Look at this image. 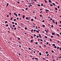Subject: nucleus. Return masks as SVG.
I'll return each mask as SVG.
<instances>
[{"label":"nucleus","mask_w":61,"mask_h":61,"mask_svg":"<svg viewBox=\"0 0 61 61\" xmlns=\"http://www.w3.org/2000/svg\"><path fill=\"white\" fill-rule=\"evenodd\" d=\"M22 11H25V10L23 9H22Z\"/></svg>","instance_id":"nucleus-58"},{"label":"nucleus","mask_w":61,"mask_h":61,"mask_svg":"<svg viewBox=\"0 0 61 61\" xmlns=\"http://www.w3.org/2000/svg\"><path fill=\"white\" fill-rule=\"evenodd\" d=\"M8 28L9 29V30H10V28L9 27H8Z\"/></svg>","instance_id":"nucleus-42"},{"label":"nucleus","mask_w":61,"mask_h":61,"mask_svg":"<svg viewBox=\"0 0 61 61\" xmlns=\"http://www.w3.org/2000/svg\"><path fill=\"white\" fill-rule=\"evenodd\" d=\"M45 31L46 32V33H47L48 32V31H47L46 30H45Z\"/></svg>","instance_id":"nucleus-7"},{"label":"nucleus","mask_w":61,"mask_h":61,"mask_svg":"<svg viewBox=\"0 0 61 61\" xmlns=\"http://www.w3.org/2000/svg\"><path fill=\"white\" fill-rule=\"evenodd\" d=\"M38 44V42H37L35 44H36V45H37Z\"/></svg>","instance_id":"nucleus-36"},{"label":"nucleus","mask_w":61,"mask_h":61,"mask_svg":"<svg viewBox=\"0 0 61 61\" xmlns=\"http://www.w3.org/2000/svg\"><path fill=\"white\" fill-rule=\"evenodd\" d=\"M48 2H49V3H50L51 2V0H49L48 1Z\"/></svg>","instance_id":"nucleus-12"},{"label":"nucleus","mask_w":61,"mask_h":61,"mask_svg":"<svg viewBox=\"0 0 61 61\" xmlns=\"http://www.w3.org/2000/svg\"><path fill=\"white\" fill-rule=\"evenodd\" d=\"M37 5H38V6H40V5L39 4H37Z\"/></svg>","instance_id":"nucleus-18"},{"label":"nucleus","mask_w":61,"mask_h":61,"mask_svg":"<svg viewBox=\"0 0 61 61\" xmlns=\"http://www.w3.org/2000/svg\"><path fill=\"white\" fill-rule=\"evenodd\" d=\"M36 32L37 33H37H39V31H38V30H36Z\"/></svg>","instance_id":"nucleus-14"},{"label":"nucleus","mask_w":61,"mask_h":61,"mask_svg":"<svg viewBox=\"0 0 61 61\" xmlns=\"http://www.w3.org/2000/svg\"><path fill=\"white\" fill-rule=\"evenodd\" d=\"M59 47H57V49H59Z\"/></svg>","instance_id":"nucleus-22"},{"label":"nucleus","mask_w":61,"mask_h":61,"mask_svg":"<svg viewBox=\"0 0 61 61\" xmlns=\"http://www.w3.org/2000/svg\"><path fill=\"white\" fill-rule=\"evenodd\" d=\"M45 38H47V36H45Z\"/></svg>","instance_id":"nucleus-49"},{"label":"nucleus","mask_w":61,"mask_h":61,"mask_svg":"<svg viewBox=\"0 0 61 61\" xmlns=\"http://www.w3.org/2000/svg\"><path fill=\"white\" fill-rule=\"evenodd\" d=\"M44 22H45L44 20H42V23H44Z\"/></svg>","instance_id":"nucleus-37"},{"label":"nucleus","mask_w":61,"mask_h":61,"mask_svg":"<svg viewBox=\"0 0 61 61\" xmlns=\"http://www.w3.org/2000/svg\"><path fill=\"white\" fill-rule=\"evenodd\" d=\"M18 15H19V16H20V14H19Z\"/></svg>","instance_id":"nucleus-63"},{"label":"nucleus","mask_w":61,"mask_h":61,"mask_svg":"<svg viewBox=\"0 0 61 61\" xmlns=\"http://www.w3.org/2000/svg\"><path fill=\"white\" fill-rule=\"evenodd\" d=\"M44 1H45V3H47V1H46L45 0H44Z\"/></svg>","instance_id":"nucleus-32"},{"label":"nucleus","mask_w":61,"mask_h":61,"mask_svg":"<svg viewBox=\"0 0 61 61\" xmlns=\"http://www.w3.org/2000/svg\"><path fill=\"white\" fill-rule=\"evenodd\" d=\"M37 38L39 37V36H38V35H37Z\"/></svg>","instance_id":"nucleus-44"},{"label":"nucleus","mask_w":61,"mask_h":61,"mask_svg":"<svg viewBox=\"0 0 61 61\" xmlns=\"http://www.w3.org/2000/svg\"><path fill=\"white\" fill-rule=\"evenodd\" d=\"M35 59H36V60H38V58H35Z\"/></svg>","instance_id":"nucleus-21"},{"label":"nucleus","mask_w":61,"mask_h":61,"mask_svg":"<svg viewBox=\"0 0 61 61\" xmlns=\"http://www.w3.org/2000/svg\"><path fill=\"white\" fill-rule=\"evenodd\" d=\"M43 27H45V25H43Z\"/></svg>","instance_id":"nucleus-39"},{"label":"nucleus","mask_w":61,"mask_h":61,"mask_svg":"<svg viewBox=\"0 0 61 61\" xmlns=\"http://www.w3.org/2000/svg\"><path fill=\"white\" fill-rule=\"evenodd\" d=\"M23 19H24L25 18V15H23Z\"/></svg>","instance_id":"nucleus-11"},{"label":"nucleus","mask_w":61,"mask_h":61,"mask_svg":"<svg viewBox=\"0 0 61 61\" xmlns=\"http://www.w3.org/2000/svg\"><path fill=\"white\" fill-rule=\"evenodd\" d=\"M6 26H8V24H7V25H6Z\"/></svg>","instance_id":"nucleus-60"},{"label":"nucleus","mask_w":61,"mask_h":61,"mask_svg":"<svg viewBox=\"0 0 61 61\" xmlns=\"http://www.w3.org/2000/svg\"><path fill=\"white\" fill-rule=\"evenodd\" d=\"M39 37L41 38H42V36H41L40 34H39Z\"/></svg>","instance_id":"nucleus-2"},{"label":"nucleus","mask_w":61,"mask_h":61,"mask_svg":"<svg viewBox=\"0 0 61 61\" xmlns=\"http://www.w3.org/2000/svg\"><path fill=\"white\" fill-rule=\"evenodd\" d=\"M51 33L52 34V35H54V36H55V33H53V32H52Z\"/></svg>","instance_id":"nucleus-3"},{"label":"nucleus","mask_w":61,"mask_h":61,"mask_svg":"<svg viewBox=\"0 0 61 61\" xmlns=\"http://www.w3.org/2000/svg\"><path fill=\"white\" fill-rule=\"evenodd\" d=\"M54 27V26L53 25H52L51 26V27L52 28V27Z\"/></svg>","instance_id":"nucleus-16"},{"label":"nucleus","mask_w":61,"mask_h":61,"mask_svg":"<svg viewBox=\"0 0 61 61\" xmlns=\"http://www.w3.org/2000/svg\"><path fill=\"white\" fill-rule=\"evenodd\" d=\"M36 29H37V26H36Z\"/></svg>","instance_id":"nucleus-38"},{"label":"nucleus","mask_w":61,"mask_h":61,"mask_svg":"<svg viewBox=\"0 0 61 61\" xmlns=\"http://www.w3.org/2000/svg\"><path fill=\"white\" fill-rule=\"evenodd\" d=\"M51 38H53V36H51Z\"/></svg>","instance_id":"nucleus-59"},{"label":"nucleus","mask_w":61,"mask_h":61,"mask_svg":"<svg viewBox=\"0 0 61 61\" xmlns=\"http://www.w3.org/2000/svg\"><path fill=\"white\" fill-rule=\"evenodd\" d=\"M14 29L15 30H16V27L14 28Z\"/></svg>","instance_id":"nucleus-20"},{"label":"nucleus","mask_w":61,"mask_h":61,"mask_svg":"<svg viewBox=\"0 0 61 61\" xmlns=\"http://www.w3.org/2000/svg\"><path fill=\"white\" fill-rule=\"evenodd\" d=\"M40 16V17H42V15H41Z\"/></svg>","instance_id":"nucleus-40"},{"label":"nucleus","mask_w":61,"mask_h":61,"mask_svg":"<svg viewBox=\"0 0 61 61\" xmlns=\"http://www.w3.org/2000/svg\"><path fill=\"white\" fill-rule=\"evenodd\" d=\"M25 10H27L28 9V8H26V9H25Z\"/></svg>","instance_id":"nucleus-35"},{"label":"nucleus","mask_w":61,"mask_h":61,"mask_svg":"<svg viewBox=\"0 0 61 61\" xmlns=\"http://www.w3.org/2000/svg\"><path fill=\"white\" fill-rule=\"evenodd\" d=\"M58 8H59V6H58Z\"/></svg>","instance_id":"nucleus-54"},{"label":"nucleus","mask_w":61,"mask_h":61,"mask_svg":"<svg viewBox=\"0 0 61 61\" xmlns=\"http://www.w3.org/2000/svg\"><path fill=\"white\" fill-rule=\"evenodd\" d=\"M54 47L55 48H56V46H55Z\"/></svg>","instance_id":"nucleus-27"},{"label":"nucleus","mask_w":61,"mask_h":61,"mask_svg":"<svg viewBox=\"0 0 61 61\" xmlns=\"http://www.w3.org/2000/svg\"><path fill=\"white\" fill-rule=\"evenodd\" d=\"M53 5H55V4L54 3H53Z\"/></svg>","instance_id":"nucleus-26"},{"label":"nucleus","mask_w":61,"mask_h":61,"mask_svg":"<svg viewBox=\"0 0 61 61\" xmlns=\"http://www.w3.org/2000/svg\"><path fill=\"white\" fill-rule=\"evenodd\" d=\"M32 26L34 28H35L36 27V26L35 25H32Z\"/></svg>","instance_id":"nucleus-4"},{"label":"nucleus","mask_w":61,"mask_h":61,"mask_svg":"<svg viewBox=\"0 0 61 61\" xmlns=\"http://www.w3.org/2000/svg\"><path fill=\"white\" fill-rule=\"evenodd\" d=\"M52 46H55V44H53L52 45Z\"/></svg>","instance_id":"nucleus-8"},{"label":"nucleus","mask_w":61,"mask_h":61,"mask_svg":"<svg viewBox=\"0 0 61 61\" xmlns=\"http://www.w3.org/2000/svg\"><path fill=\"white\" fill-rule=\"evenodd\" d=\"M30 42H33V39L30 41Z\"/></svg>","instance_id":"nucleus-17"},{"label":"nucleus","mask_w":61,"mask_h":61,"mask_svg":"<svg viewBox=\"0 0 61 61\" xmlns=\"http://www.w3.org/2000/svg\"><path fill=\"white\" fill-rule=\"evenodd\" d=\"M48 44H49V43H48V42H47L46 43V44H47V45H48Z\"/></svg>","instance_id":"nucleus-57"},{"label":"nucleus","mask_w":61,"mask_h":61,"mask_svg":"<svg viewBox=\"0 0 61 61\" xmlns=\"http://www.w3.org/2000/svg\"><path fill=\"white\" fill-rule=\"evenodd\" d=\"M12 24H14L15 23L14 22H12Z\"/></svg>","instance_id":"nucleus-31"},{"label":"nucleus","mask_w":61,"mask_h":61,"mask_svg":"<svg viewBox=\"0 0 61 61\" xmlns=\"http://www.w3.org/2000/svg\"><path fill=\"white\" fill-rule=\"evenodd\" d=\"M7 23V21H6L5 22V24H6V23Z\"/></svg>","instance_id":"nucleus-24"},{"label":"nucleus","mask_w":61,"mask_h":61,"mask_svg":"<svg viewBox=\"0 0 61 61\" xmlns=\"http://www.w3.org/2000/svg\"><path fill=\"white\" fill-rule=\"evenodd\" d=\"M31 38H33V36H31Z\"/></svg>","instance_id":"nucleus-48"},{"label":"nucleus","mask_w":61,"mask_h":61,"mask_svg":"<svg viewBox=\"0 0 61 61\" xmlns=\"http://www.w3.org/2000/svg\"><path fill=\"white\" fill-rule=\"evenodd\" d=\"M46 11H48V12H49V10H47V9H45Z\"/></svg>","instance_id":"nucleus-10"},{"label":"nucleus","mask_w":61,"mask_h":61,"mask_svg":"<svg viewBox=\"0 0 61 61\" xmlns=\"http://www.w3.org/2000/svg\"><path fill=\"white\" fill-rule=\"evenodd\" d=\"M61 58V56H60V57H59V58L60 59V58Z\"/></svg>","instance_id":"nucleus-55"},{"label":"nucleus","mask_w":61,"mask_h":61,"mask_svg":"<svg viewBox=\"0 0 61 61\" xmlns=\"http://www.w3.org/2000/svg\"><path fill=\"white\" fill-rule=\"evenodd\" d=\"M25 30H27V28L26 27H25Z\"/></svg>","instance_id":"nucleus-33"},{"label":"nucleus","mask_w":61,"mask_h":61,"mask_svg":"<svg viewBox=\"0 0 61 61\" xmlns=\"http://www.w3.org/2000/svg\"><path fill=\"white\" fill-rule=\"evenodd\" d=\"M59 49L60 50V51H61V48L60 47L59 48Z\"/></svg>","instance_id":"nucleus-53"},{"label":"nucleus","mask_w":61,"mask_h":61,"mask_svg":"<svg viewBox=\"0 0 61 61\" xmlns=\"http://www.w3.org/2000/svg\"><path fill=\"white\" fill-rule=\"evenodd\" d=\"M49 56V54L47 55V56Z\"/></svg>","instance_id":"nucleus-61"},{"label":"nucleus","mask_w":61,"mask_h":61,"mask_svg":"<svg viewBox=\"0 0 61 61\" xmlns=\"http://www.w3.org/2000/svg\"><path fill=\"white\" fill-rule=\"evenodd\" d=\"M15 25H17V23H15Z\"/></svg>","instance_id":"nucleus-34"},{"label":"nucleus","mask_w":61,"mask_h":61,"mask_svg":"<svg viewBox=\"0 0 61 61\" xmlns=\"http://www.w3.org/2000/svg\"><path fill=\"white\" fill-rule=\"evenodd\" d=\"M55 9L56 10H57V8H55Z\"/></svg>","instance_id":"nucleus-29"},{"label":"nucleus","mask_w":61,"mask_h":61,"mask_svg":"<svg viewBox=\"0 0 61 61\" xmlns=\"http://www.w3.org/2000/svg\"><path fill=\"white\" fill-rule=\"evenodd\" d=\"M13 26L14 27H15V25H13Z\"/></svg>","instance_id":"nucleus-43"},{"label":"nucleus","mask_w":61,"mask_h":61,"mask_svg":"<svg viewBox=\"0 0 61 61\" xmlns=\"http://www.w3.org/2000/svg\"><path fill=\"white\" fill-rule=\"evenodd\" d=\"M58 36H60V35L58 34H56Z\"/></svg>","instance_id":"nucleus-13"},{"label":"nucleus","mask_w":61,"mask_h":61,"mask_svg":"<svg viewBox=\"0 0 61 61\" xmlns=\"http://www.w3.org/2000/svg\"><path fill=\"white\" fill-rule=\"evenodd\" d=\"M40 41H43V40L42 39H40Z\"/></svg>","instance_id":"nucleus-46"},{"label":"nucleus","mask_w":61,"mask_h":61,"mask_svg":"<svg viewBox=\"0 0 61 61\" xmlns=\"http://www.w3.org/2000/svg\"><path fill=\"white\" fill-rule=\"evenodd\" d=\"M50 5H51V6H53V5H52V4H50Z\"/></svg>","instance_id":"nucleus-28"},{"label":"nucleus","mask_w":61,"mask_h":61,"mask_svg":"<svg viewBox=\"0 0 61 61\" xmlns=\"http://www.w3.org/2000/svg\"><path fill=\"white\" fill-rule=\"evenodd\" d=\"M13 19V17H11L10 19V20H12Z\"/></svg>","instance_id":"nucleus-19"},{"label":"nucleus","mask_w":61,"mask_h":61,"mask_svg":"<svg viewBox=\"0 0 61 61\" xmlns=\"http://www.w3.org/2000/svg\"><path fill=\"white\" fill-rule=\"evenodd\" d=\"M8 5H9V4H8V3L6 5V6H8Z\"/></svg>","instance_id":"nucleus-25"},{"label":"nucleus","mask_w":61,"mask_h":61,"mask_svg":"<svg viewBox=\"0 0 61 61\" xmlns=\"http://www.w3.org/2000/svg\"><path fill=\"white\" fill-rule=\"evenodd\" d=\"M31 3H31V4L32 5H33V4H35V2H34L33 1H31Z\"/></svg>","instance_id":"nucleus-1"},{"label":"nucleus","mask_w":61,"mask_h":61,"mask_svg":"<svg viewBox=\"0 0 61 61\" xmlns=\"http://www.w3.org/2000/svg\"><path fill=\"white\" fill-rule=\"evenodd\" d=\"M55 24H56V25H57V22L56 21V22Z\"/></svg>","instance_id":"nucleus-23"},{"label":"nucleus","mask_w":61,"mask_h":61,"mask_svg":"<svg viewBox=\"0 0 61 61\" xmlns=\"http://www.w3.org/2000/svg\"><path fill=\"white\" fill-rule=\"evenodd\" d=\"M17 3L18 4H19V3H20V2H19L18 1L17 2Z\"/></svg>","instance_id":"nucleus-56"},{"label":"nucleus","mask_w":61,"mask_h":61,"mask_svg":"<svg viewBox=\"0 0 61 61\" xmlns=\"http://www.w3.org/2000/svg\"><path fill=\"white\" fill-rule=\"evenodd\" d=\"M31 22H33V21L34 20V19H31Z\"/></svg>","instance_id":"nucleus-6"},{"label":"nucleus","mask_w":61,"mask_h":61,"mask_svg":"<svg viewBox=\"0 0 61 61\" xmlns=\"http://www.w3.org/2000/svg\"><path fill=\"white\" fill-rule=\"evenodd\" d=\"M51 52L52 53H54V51H53V50H52L51 51Z\"/></svg>","instance_id":"nucleus-15"},{"label":"nucleus","mask_w":61,"mask_h":61,"mask_svg":"<svg viewBox=\"0 0 61 61\" xmlns=\"http://www.w3.org/2000/svg\"><path fill=\"white\" fill-rule=\"evenodd\" d=\"M29 49V50H31V48H28Z\"/></svg>","instance_id":"nucleus-41"},{"label":"nucleus","mask_w":61,"mask_h":61,"mask_svg":"<svg viewBox=\"0 0 61 61\" xmlns=\"http://www.w3.org/2000/svg\"><path fill=\"white\" fill-rule=\"evenodd\" d=\"M10 27L11 28H12V26H11V25H10Z\"/></svg>","instance_id":"nucleus-47"},{"label":"nucleus","mask_w":61,"mask_h":61,"mask_svg":"<svg viewBox=\"0 0 61 61\" xmlns=\"http://www.w3.org/2000/svg\"><path fill=\"white\" fill-rule=\"evenodd\" d=\"M35 19H36V17H34Z\"/></svg>","instance_id":"nucleus-62"},{"label":"nucleus","mask_w":61,"mask_h":61,"mask_svg":"<svg viewBox=\"0 0 61 61\" xmlns=\"http://www.w3.org/2000/svg\"><path fill=\"white\" fill-rule=\"evenodd\" d=\"M14 21H16V20L15 19H14Z\"/></svg>","instance_id":"nucleus-45"},{"label":"nucleus","mask_w":61,"mask_h":61,"mask_svg":"<svg viewBox=\"0 0 61 61\" xmlns=\"http://www.w3.org/2000/svg\"><path fill=\"white\" fill-rule=\"evenodd\" d=\"M48 51H47L46 53V54H48Z\"/></svg>","instance_id":"nucleus-51"},{"label":"nucleus","mask_w":61,"mask_h":61,"mask_svg":"<svg viewBox=\"0 0 61 61\" xmlns=\"http://www.w3.org/2000/svg\"><path fill=\"white\" fill-rule=\"evenodd\" d=\"M26 20H27V19H28V17H27L26 18Z\"/></svg>","instance_id":"nucleus-64"},{"label":"nucleus","mask_w":61,"mask_h":61,"mask_svg":"<svg viewBox=\"0 0 61 61\" xmlns=\"http://www.w3.org/2000/svg\"><path fill=\"white\" fill-rule=\"evenodd\" d=\"M41 6H43V4L42 3L41 4Z\"/></svg>","instance_id":"nucleus-5"},{"label":"nucleus","mask_w":61,"mask_h":61,"mask_svg":"<svg viewBox=\"0 0 61 61\" xmlns=\"http://www.w3.org/2000/svg\"><path fill=\"white\" fill-rule=\"evenodd\" d=\"M39 55H40V56H41L42 55V54H41V52H40L39 53Z\"/></svg>","instance_id":"nucleus-9"},{"label":"nucleus","mask_w":61,"mask_h":61,"mask_svg":"<svg viewBox=\"0 0 61 61\" xmlns=\"http://www.w3.org/2000/svg\"><path fill=\"white\" fill-rule=\"evenodd\" d=\"M42 12H43V11H41L40 12V13L41 14V13H42Z\"/></svg>","instance_id":"nucleus-50"},{"label":"nucleus","mask_w":61,"mask_h":61,"mask_svg":"<svg viewBox=\"0 0 61 61\" xmlns=\"http://www.w3.org/2000/svg\"><path fill=\"white\" fill-rule=\"evenodd\" d=\"M14 14L15 15H16V13H14Z\"/></svg>","instance_id":"nucleus-30"},{"label":"nucleus","mask_w":61,"mask_h":61,"mask_svg":"<svg viewBox=\"0 0 61 61\" xmlns=\"http://www.w3.org/2000/svg\"><path fill=\"white\" fill-rule=\"evenodd\" d=\"M50 41H52V39H50Z\"/></svg>","instance_id":"nucleus-52"}]
</instances>
